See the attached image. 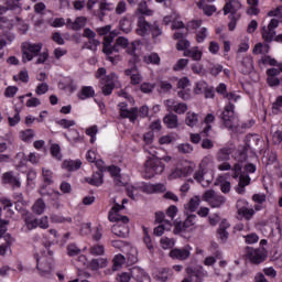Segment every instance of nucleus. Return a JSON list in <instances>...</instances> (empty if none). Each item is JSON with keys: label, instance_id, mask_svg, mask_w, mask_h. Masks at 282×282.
<instances>
[{"label": "nucleus", "instance_id": "obj_1", "mask_svg": "<svg viewBox=\"0 0 282 282\" xmlns=\"http://www.w3.org/2000/svg\"><path fill=\"white\" fill-rule=\"evenodd\" d=\"M116 36H118V31L113 30L109 33V35L104 37L102 52L104 54H106V56H108V61H110V63H118V61H120V56L116 54H118V52H120V47H122V50H127V54L132 56V63H138L139 57L138 54H135V52L140 50L142 41L135 40L129 44V40L127 37L119 36L116 40V44L111 46V43H113V39H116Z\"/></svg>", "mask_w": 282, "mask_h": 282}, {"label": "nucleus", "instance_id": "obj_2", "mask_svg": "<svg viewBox=\"0 0 282 282\" xmlns=\"http://www.w3.org/2000/svg\"><path fill=\"white\" fill-rule=\"evenodd\" d=\"M118 213H120V204L116 203L108 214L109 221L116 223L111 228V232L116 237L126 239V237H129V226L127 225L129 224V217L120 216Z\"/></svg>", "mask_w": 282, "mask_h": 282}, {"label": "nucleus", "instance_id": "obj_3", "mask_svg": "<svg viewBox=\"0 0 282 282\" xmlns=\"http://www.w3.org/2000/svg\"><path fill=\"white\" fill-rule=\"evenodd\" d=\"M218 118L221 120V124L228 131H238L239 127V117L235 115V104L229 101L228 105L225 106L224 110L220 111Z\"/></svg>", "mask_w": 282, "mask_h": 282}, {"label": "nucleus", "instance_id": "obj_4", "mask_svg": "<svg viewBox=\"0 0 282 282\" xmlns=\"http://www.w3.org/2000/svg\"><path fill=\"white\" fill-rule=\"evenodd\" d=\"M96 78H99V88L104 96H111L113 89H116V80L118 76L113 73L107 75V72L97 73Z\"/></svg>", "mask_w": 282, "mask_h": 282}, {"label": "nucleus", "instance_id": "obj_5", "mask_svg": "<svg viewBox=\"0 0 282 282\" xmlns=\"http://www.w3.org/2000/svg\"><path fill=\"white\" fill-rule=\"evenodd\" d=\"M22 50V58L24 63H30L41 54V50H43V43H32V42H23L21 44Z\"/></svg>", "mask_w": 282, "mask_h": 282}, {"label": "nucleus", "instance_id": "obj_6", "mask_svg": "<svg viewBox=\"0 0 282 282\" xmlns=\"http://www.w3.org/2000/svg\"><path fill=\"white\" fill-rule=\"evenodd\" d=\"M250 140H259V139H254L253 135L247 137V142H246V147L245 150L242 152H240L239 159H238V163H236L234 165V180H237V177H239V175H241V171L243 169V162H246V160H248V149H251V144H250Z\"/></svg>", "mask_w": 282, "mask_h": 282}, {"label": "nucleus", "instance_id": "obj_7", "mask_svg": "<svg viewBox=\"0 0 282 282\" xmlns=\"http://www.w3.org/2000/svg\"><path fill=\"white\" fill-rule=\"evenodd\" d=\"M247 257L251 261V263H254V265H259L268 259V253L265 252L264 248L253 249L248 247Z\"/></svg>", "mask_w": 282, "mask_h": 282}, {"label": "nucleus", "instance_id": "obj_8", "mask_svg": "<svg viewBox=\"0 0 282 282\" xmlns=\"http://www.w3.org/2000/svg\"><path fill=\"white\" fill-rule=\"evenodd\" d=\"M276 28H279V20L271 19L268 26L262 28V39L265 43H272L276 36Z\"/></svg>", "mask_w": 282, "mask_h": 282}, {"label": "nucleus", "instance_id": "obj_9", "mask_svg": "<svg viewBox=\"0 0 282 282\" xmlns=\"http://www.w3.org/2000/svg\"><path fill=\"white\" fill-rule=\"evenodd\" d=\"M42 175L44 184L40 187V195L45 197V195H50L47 192V186H52V184H54V172L51 170L42 169Z\"/></svg>", "mask_w": 282, "mask_h": 282}, {"label": "nucleus", "instance_id": "obj_10", "mask_svg": "<svg viewBox=\"0 0 282 282\" xmlns=\"http://www.w3.org/2000/svg\"><path fill=\"white\" fill-rule=\"evenodd\" d=\"M153 24L147 21V18L140 15L137 21V34L138 36H149Z\"/></svg>", "mask_w": 282, "mask_h": 282}, {"label": "nucleus", "instance_id": "obj_11", "mask_svg": "<svg viewBox=\"0 0 282 282\" xmlns=\"http://www.w3.org/2000/svg\"><path fill=\"white\" fill-rule=\"evenodd\" d=\"M34 259L36 261V269L39 270L41 276H45L46 279H50L52 276V263L46 262L45 260L41 262V259L39 258V253L34 256Z\"/></svg>", "mask_w": 282, "mask_h": 282}, {"label": "nucleus", "instance_id": "obj_12", "mask_svg": "<svg viewBox=\"0 0 282 282\" xmlns=\"http://www.w3.org/2000/svg\"><path fill=\"white\" fill-rule=\"evenodd\" d=\"M118 107H120L121 118H128L130 122H135L138 120V108L134 107L129 110L127 109V102H120Z\"/></svg>", "mask_w": 282, "mask_h": 282}, {"label": "nucleus", "instance_id": "obj_13", "mask_svg": "<svg viewBox=\"0 0 282 282\" xmlns=\"http://www.w3.org/2000/svg\"><path fill=\"white\" fill-rule=\"evenodd\" d=\"M147 171H153L156 175L164 173V163L161 159L152 158L145 162Z\"/></svg>", "mask_w": 282, "mask_h": 282}, {"label": "nucleus", "instance_id": "obj_14", "mask_svg": "<svg viewBox=\"0 0 282 282\" xmlns=\"http://www.w3.org/2000/svg\"><path fill=\"white\" fill-rule=\"evenodd\" d=\"M191 246H187L185 248H174L170 251L171 259H177L178 261H186L191 257Z\"/></svg>", "mask_w": 282, "mask_h": 282}, {"label": "nucleus", "instance_id": "obj_15", "mask_svg": "<svg viewBox=\"0 0 282 282\" xmlns=\"http://www.w3.org/2000/svg\"><path fill=\"white\" fill-rule=\"evenodd\" d=\"M12 28H14V20L0 21V30H3L2 35L4 36V39H7V41H9V43H12L14 39H17V35L10 32Z\"/></svg>", "mask_w": 282, "mask_h": 282}, {"label": "nucleus", "instance_id": "obj_16", "mask_svg": "<svg viewBox=\"0 0 282 282\" xmlns=\"http://www.w3.org/2000/svg\"><path fill=\"white\" fill-rule=\"evenodd\" d=\"M130 276L138 282H151V276L140 267H133L130 270Z\"/></svg>", "mask_w": 282, "mask_h": 282}, {"label": "nucleus", "instance_id": "obj_17", "mask_svg": "<svg viewBox=\"0 0 282 282\" xmlns=\"http://www.w3.org/2000/svg\"><path fill=\"white\" fill-rule=\"evenodd\" d=\"M186 273L188 274V279L192 280L196 279L195 282H203L204 278L206 276V271H204V268L196 267V268H187Z\"/></svg>", "mask_w": 282, "mask_h": 282}, {"label": "nucleus", "instance_id": "obj_18", "mask_svg": "<svg viewBox=\"0 0 282 282\" xmlns=\"http://www.w3.org/2000/svg\"><path fill=\"white\" fill-rule=\"evenodd\" d=\"M224 14H237L239 10H241V2L239 0H226V4L224 7Z\"/></svg>", "mask_w": 282, "mask_h": 282}, {"label": "nucleus", "instance_id": "obj_19", "mask_svg": "<svg viewBox=\"0 0 282 282\" xmlns=\"http://www.w3.org/2000/svg\"><path fill=\"white\" fill-rule=\"evenodd\" d=\"M279 67L280 72H282V63L276 62L275 58L270 57L269 55H263L261 59H259V67L261 69H265V67Z\"/></svg>", "mask_w": 282, "mask_h": 282}, {"label": "nucleus", "instance_id": "obj_20", "mask_svg": "<svg viewBox=\"0 0 282 282\" xmlns=\"http://www.w3.org/2000/svg\"><path fill=\"white\" fill-rule=\"evenodd\" d=\"M239 183L238 186L236 187V192L239 195H243V193H246V186H250V175L246 174L245 172H241L239 175Z\"/></svg>", "mask_w": 282, "mask_h": 282}, {"label": "nucleus", "instance_id": "obj_21", "mask_svg": "<svg viewBox=\"0 0 282 282\" xmlns=\"http://www.w3.org/2000/svg\"><path fill=\"white\" fill-rule=\"evenodd\" d=\"M116 10V4L111 2H107V0H101L99 3V19L102 21L105 19L107 12H113Z\"/></svg>", "mask_w": 282, "mask_h": 282}, {"label": "nucleus", "instance_id": "obj_22", "mask_svg": "<svg viewBox=\"0 0 282 282\" xmlns=\"http://www.w3.org/2000/svg\"><path fill=\"white\" fill-rule=\"evenodd\" d=\"M164 124L167 129H177L180 127V119L177 115L170 112L163 118Z\"/></svg>", "mask_w": 282, "mask_h": 282}, {"label": "nucleus", "instance_id": "obj_23", "mask_svg": "<svg viewBox=\"0 0 282 282\" xmlns=\"http://www.w3.org/2000/svg\"><path fill=\"white\" fill-rule=\"evenodd\" d=\"M210 131H213V126L208 124L204 128L200 134L191 133V142H193V144H199V142H202V138H208Z\"/></svg>", "mask_w": 282, "mask_h": 282}, {"label": "nucleus", "instance_id": "obj_24", "mask_svg": "<svg viewBox=\"0 0 282 282\" xmlns=\"http://www.w3.org/2000/svg\"><path fill=\"white\" fill-rule=\"evenodd\" d=\"M281 72H268L267 73V83L270 87H279L282 85V77H279Z\"/></svg>", "mask_w": 282, "mask_h": 282}, {"label": "nucleus", "instance_id": "obj_25", "mask_svg": "<svg viewBox=\"0 0 282 282\" xmlns=\"http://www.w3.org/2000/svg\"><path fill=\"white\" fill-rule=\"evenodd\" d=\"M191 173H193V166L191 165H186L182 169L176 167L172 174L171 177L177 178V177H188V175H191Z\"/></svg>", "mask_w": 282, "mask_h": 282}, {"label": "nucleus", "instance_id": "obj_26", "mask_svg": "<svg viewBox=\"0 0 282 282\" xmlns=\"http://www.w3.org/2000/svg\"><path fill=\"white\" fill-rule=\"evenodd\" d=\"M2 178L4 184H11L14 188H21V181L12 172H6Z\"/></svg>", "mask_w": 282, "mask_h": 282}, {"label": "nucleus", "instance_id": "obj_27", "mask_svg": "<svg viewBox=\"0 0 282 282\" xmlns=\"http://www.w3.org/2000/svg\"><path fill=\"white\" fill-rule=\"evenodd\" d=\"M67 25H69L70 29L75 31L82 30V28H85V25H87V18L79 17L76 18L74 22H72V19H67Z\"/></svg>", "mask_w": 282, "mask_h": 282}, {"label": "nucleus", "instance_id": "obj_28", "mask_svg": "<svg viewBox=\"0 0 282 282\" xmlns=\"http://www.w3.org/2000/svg\"><path fill=\"white\" fill-rule=\"evenodd\" d=\"M80 166H83V161H80V160H76V161L65 160L63 162V169H65L69 173H72V171H78V169H80Z\"/></svg>", "mask_w": 282, "mask_h": 282}, {"label": "nucleus", "instance_id": "obj_29", "mask_svg": "<svg viewBox=\"0 0 282 282\" xmlns=\"http://www.w3.org/2000/svg\"><path fill=\"white\" fill-rule=\"evenodd\" d=\"M228 228H230V224L228 223V220H221L219 228L217 230L218 237L219 239H221V241H226L228 239Z\"/></svg>", "mask_w": 282, "mask_h": 282}, {"label": "nucleus", "instance_id": "obj_30", "mask_svg": "<svg viewBox=\"0 0 282 282\" xmlns=\"http://www.w3.org/2000/svg\"><path fill=\"white\" fill-rule=\"evenodd\" d=\"M102 172H96L91 175V177H86L85 182L90 184V186H102Z\"/></svg>", "mask_w": 282, "mask_h": 282}, {"label": "nucleus", "instance_id": "obj_31", "mask_svg": "<svg viewBox=\"0 0 282 282\" xmlns=\"http://www.w3.org/2000/svg\"><path fill=\"white\" fill-rule=\"evenodd\" d=\"M23 219L28 230H34L35 228H39V219H32V214L30 212L23 217Z\"/></svg>", "mask_w": 282, "mask_h": 282}, {"label": "nucleus", "instance_id": "obj_32", "mask_svg": "<svg viewBox=\"0 0 282 282\" xmlns=\"http://www.w3.org/2000/svg\"><path fill=\"white\" fill-rule=\"evenodd\" d=\"M107 267V259L99 258V259H93L89 263V268L93 271L100 270V268Z\"/></svg>", "mask_w": 282, "mask_h": 282}, {"label": "nucleus", "instance_id": "obj_33", "mask_svg": "<svg viewBox=\"0 0 282 282\" xmlns=\"http://www.w3.org/2000/svg\"><path fill=\"white\" fill-rule=\"evenodd\" d=\"M231 153H232V150H230V148L220 149L217 154V161L218 162H228V160H230Z\"/></svg>", "mask_w": 282, "mask_h": 282}, {"label": "nucleus", "instance_id": "obj_34", "mask_svg": "<svg viewBox=\"0 0 282 282\" xmlns=\"http://www.w3.org/2000/svg\"><path fill=\"white\" fill-rule=\"evenodd\" d=\"M185 56L193 58V61H202V51H199V47L195 46L185 51Z\"/></svg>", "mask_w": 282, "mask_h": 282}, {"label": "nucleus", "instance_id": "obj_35", "mask_svg": "<svg viewBox=\"0 0 282 282\" xmlns=\"http://www.w3.org/2000/svg\"><path fill=\"white\" fill-rule=\"evenodd\" d=\"M143 61L148 65H160V55H158V53H151L145 55Z\"/></svg>", "mask_w": 282, "mask_h": 282}, {"label": "nucleus", "instance_id": "obj_36", "mask_svg": "<svg viewBox=\"0 0 282 282\" xmlns=\"http://www.w3.org/2000/svg\"><path fill=\"white\" fill-rule=\"evenodd\" d=\"M138 10L141 14H144L145 17H153V10L149 9L147 0H142L141 2H139Z\"/></svg>", "mask_w": 282, "mask_h": 282}, {"label": "nucleus", "instance_id": "obj_37", "mask_svg": "<svg viewBox=\"0 0 282 282\" xmlns=\"http://www.w3.org/2000/svg\"><path fill=\"white\" fill-rule=\"evenodd\" d=\"M226 204V197L216 195L215 198H213L209 202V206L212 208H221Z\"/></svg>", "mask_w": 282, "mask_h": 282}, {"label": "nucleus", "instance_id": "obj_38", "mask_svg": "<svg viewBox=\"0 0 282 282\" xmlns=\"http://www.w3.org/2000/svg\"><path fill=\"white\" fill-rule=\"evenodd\" d=\"M197 122H199L198 115L195 112H187L185 118V123L187 124V127H196Z\"/></svg>", "mask_w": 282, "mask_h": 282}, {"label": "nucleus", "instance_id": "obj_39", "mask_svg": "<svg viewBox=\"0 0 282 282\" xmlns=\"http://www.w3.org/2000/svg\"><path fill=\"white\" fill-rule=\"evenodd\" d=\"M269 52H270V45L268 44L258 43L253 47V54H262L263 56H265V54H268Z\"/></svg>", "mask_w": 282, "mask_h": 282}, {"label": "nucleus", "instance_id": "obj_40", "mask_svg": "<svg viewBox=\"0 0 282 282\" xmlns=\"http://www.w3.org/2000/svg\"><path fill=\"white\" fill-rule=\"evenodd\" d=\"M33 213H35V215H43V213H45V202L43 198H39L35 202L33 205Z\"/></svg>", "mask_w": 282, "mask_h": 282}, {"label": "nucleus", "instance_id": "obj_41", "mask_svg": "<svg viewBox=\"0 0 282 282\" xmlns=\"http://www.w3.org/2000/svg\"><path fill=\"white\" fill-rule=\"evenodd\" d=\"M208 39V29L200 28L196 31V41L197 43H204Z\"/></svg>", "mask_w": 282, "mask_h": 282}, {"label": "nucleus", "instance_id": "obj_42", "mask_svg": "<svg viewBox=\"0 0 282 282\" xmlns=\"http://www.w3.org/2000/svg\"><path fill=\"white\" fill-rule=\"evenodd\" d=\"M200 199L198 196L189 199V203L186 205L185 208H187V210H189L191 213H195V210H197V208H199V204H200Z\"/></svg>", "mask_w": 282, "mask_h": 282}, {"label": "nucleus", "instance_id": "obj_43", "mask_svg": "<svg viewBox=\"0 0 282 282\" xmlns=\"http://www.w3.org/2000/svg\"><path fill=\"white\" fill-rule=\"evenodd\" d=\"M90 254H93V257H102V254H105V246L95 245L90 247Z\"/></svg>", "mask_w": 282, "mask_h": 282}, {"label": "nucleus", "instance_id": "obj_44", "mask_svg": "<svg viewBox=\"0 0 282 282\" xmlns=\"http://www.w3.org/2000/svg\"><path fill=\"white\" fill-rule=\"evenodd\" d=\"M188 47H191V42H188V40H186V39L178 40V42L176 44V48L180 52H184V54H186V52L188 51Z\"/></svg>", "mask_w": 282, "mask_h": 282}, {"label": "nucleus", "instance_id": "obj_45", "mask_svg": "<svg viewBox=\"0 0 282 282\" xmlns=\"http://www.w3.org/2000/svg\"><path fill=\"white\" fill-rule=\"evenodd\" d=\"M21 111H19V108H15V113L13 117H8L10 127H17L19 122H21Z\"/></svg>", "mask_w": 282, "mask_h": 282}, {"label": "nucleus", "instance_id": "obj_46", "mask_svg": "<svg viewBox=\"0 0 282 282\" xmlns=\"http://www.w3.org/2000/svg\"><path fill=\"white\" fill-rule=\"evenodd\" d=\"M98 45H100V41L96 40V37H93L85 43L84 47H86V50H90L91 52H96V50H98Z\"/></svg>", "mask_w": 282, "mask_h": 282}, {"label": "nucleus", "instance_id": "obj_47", "mask_svg": "<svg viewBox=\"0 0 282 282\" xmlns=\"http://www.w3.org/2000/svg\"><path fill=\"white\" fill-rule=\"evenodd\" d=\"M50 219L53 224H65V221H67L68 224H72V217L65 218L63 216L53 214L51 215Z\"/></svg>", "mask_w": 282, "mask_h": 282}, {"label": "nucleus", "instance_id": "obj_48", "mask_svg": "<svg viewBox=\"0 0 282 282\" xmlns=\"http://www.w3.org/2000/svg\"><path fill=\"white\" fill-rule=\"evenodd\" d=\"M4 239H6L7 243L0 246V256L1 257H3V254H6V252H8V248H10V246L12 245V242H11L12 236H10V234H7L4 236Z\"/></svg>", "mask_w": 282, "mask_h": 282}, {"label": "nucleus", "instance_id": "obj_49", "mask_svg": "<svg viewBox=\"0 0 282 282\" xmlns=\"http://www.w3.org/2000/svg\"><path fill=\"white\" fill-rule=\"evenodd\" d=\"M160 243L163 250H170L173 248V246H175V240L171 238H162Z\"/></svg>", "mask_w": 282, "mask_h": 282}, {"label": "nucleus", "instance_id": "obj_50", "mask_svg": "<svg viewBox=\"0 0 282 282\" xmlns=\"http://www.w3.org/2000/svg\"><path fill=\"white\" fill-rule=\"evenodd\" d=\"M124 261H126L124 256H122V254H117V256L113 258L112 270L116 271V270H118V268H121V267H122V263H124Z\"/></svg>", "mask_w": 282, "mask_h": 282}, {"label": "nucleus", "instance_id": "obj_51", "mask_svg": "<svg viewBox=\"0 0 282 282\" xmlns=\"http://www.w3.org/2000/svg\"><path fill=\"white\" fill-rule=\"evenodd\" d=\"M177 19H180V13L173 11L172 14L165 15L163 18V23H164V25H169L170 23L177 21Z\"/></svg>", "mask_w": 282, "mask_h": 282}, {"label": "nucleus", "instance_id": "obj_52", "mask_svg": "<svg viewBox=\"0 0 282 282\" xmlns=\"http://www.w3.org/2000/svg\"><path fill=\"white\" fill-rule=\"evenodd\" d=\"M95 91L91 86H85L82 89V99L85 100V98H94Z\"/></svg>", "mask_w": 282, "mask_h": 282}, {"label": "nucleus", "instance_id": "obj_53", "mask_svg": "<svg viewBox=\"0 0 282 282\" xmlns=\"http://www.w3.org/2000/svg\"><path fill=\"white\" fill-rule=\"evenodd\" d=\"M80 253V248H78L76 245L70 243L67 246V254L68 257H76Z\"/></svg>", "mask_w": 282, "mask_h": 282}, {"label": "nucleus", "instance_id": "obj_54", "mask_svg": "<svg viewBox=\"0 0 282 282\" xmlns=\"http://www.w3.org/2000/svg\"><path fill=\"white\" fill-rule=\"evenodd\" d=\"M238 215H243L246 219H252L254 215V209L249 208H238Z\"/></svg>", "mask_w": 282, "mask_h": 282}, {"label": "nucleus", "instance_id": "obj_55", "mask_svg": "<svg viewBox=\"0 0 282 282\" xmlns=\"http://www.w3.org/2000/svg\"><path fill=\"white\" fill-rule=\"evenodd\" d=\"M150 34H152L153 39H158L159 36H162V28L158 23L152 24V29L150 31Z\"/></svg>", "mask_w": 282, "mask_h": 282}, {"label": "nucleus", "instance_id": "obj_56", "mask_svg": "<svg viewBox=\"0 0 282 282\" xmlns=\"http://www.w3.org/2000/svg\"><path fill=\"white\" fill-rule=\"evenodd\" d=\"M32 138H34V130L26 129L21 132V139L23 140V142H30Z\"/></svg>", "mask_w": 282, "mask_h": 282}, {"label": "nucleus", "instance_id": "obj_57", "mask_svg": "<svg viewBox=\"0 0 282 282\" xmlns=\"http://www.w3.org/2000/svg\"><path fill=\"white\" fill-rule=\"evenodd\" d=\"M195 219H197V215L191 214L189 216L186 217L184 224V227L188 230L192 226H195Z\"/></svg>", "mask_w": 282, "mask_h": 282}, {"label": "nucleus", "instance_id": "obj_58", "mask_svg": "<svg viewBox=\"0 0 282 282\" xmlns=\"http://www.w3.org/2000/svg\"><path fill=\"white\" fill-rule=\"evenodd\" d=\"M56 124H59V127H63V129H69V127H74L76 124V121L62 119V120H57Z\"/></svg>", "mask_w": 282, "mask_h": 282}, {"label": "nucleus", "instance_id": "obj_59", "mask_svg": "<svg viewBox=\"0 0 282 282\" xmlns=\"http://www.w3.org/2000/svg\"><path fill=\"white\" fill-rule=\"evenodd\" d=\"M186 227L184 226V223L175 220L174 221V235H180V232H186Z\"/></svg>", "mask_w": 282, "mask_h": 282}, {"label": "nucleus", "instance_id": "obj_60", "mask_svg": "<svg viewBox=\"0 0 282 282\" xmlns=\"http://www.w3.org/2000/svg\"><path fill=\"white\" fill-rule=\"evenodd\" d=\"M14 204L15 210H18V213H21L22 217H25V215L30 213L28 209L23 208V200L18 199Z\"/></svg>", "mask_w": 282, "mask_h": 282}, {"label": "nucleus", "instance_id": "obj_61", "mask_svg": "<svg viewBox=\"0 0 282 282\" xmlns=\"http://www.w3.org/2000/svg\"><path fill=\"white\" fill-rule=\"evenodd\" d=\"M115 10L116 14H124L127 12V2L124 0L119 1Z\"/></svg>", "mask_w": 282, "mask_h": 282}, {"label": "nucleus", "instance_id": "obj_62", "mask_svg": "<svg viewBox=\"0 0 282 282\" xmlns=\"http://www.w3.org/2000/svg\"><path fill=\"white\" fill-rule=\"evenodd\" d=\"M174 111L178 115L186 113V111H188V105L180 102L176 106H174Z\"/></svg>", "mask_w": 282, "mask_h": 282}, {"label": "nucleus", "instance_id": "obj_63", "mask_svg": "<svg viewBox=\"0 0 282 282\" xmlns=\"http://www.w3.org/2000/svg\"><path fill=\"white\" fill-rule=\"evenodd\" d=\"M22 0H8L7 6L10 10H21Z\"/></svg>", "mask_w": 282, "mask_h": 282}, {"label": "nucleus", "instance_id": "obj_64", "mask_svg": "<svg viewBox=\"0 0 282 282\" xmlns=\"http://www.w3.org/2000/svg\"><path fill=\"white\" fill-rule=\"evenodd\" d=\"M177 149L180 153H193V145H191V143H182Z\"/></svg>", "mask_w": 282, "mask_h": 282}]
</instances>
